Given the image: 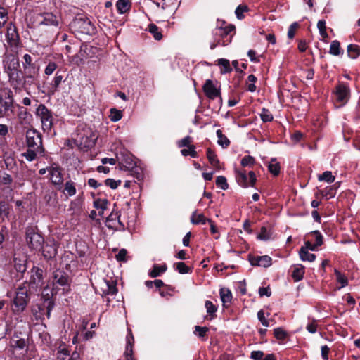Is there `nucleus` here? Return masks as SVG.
I'll return each instance as SVG.
<instances>
[{
  "mask_svg": "<svg viewBox=\"0 0 360 360\" xmlns=\"http://www.w3.org/2000/svg\"><path fill=\"white\" fill-rule=\"evenodd\" d=\"M4 68L7 74L11 85L19 82V77L22 74L20 70L19 59L13 54H6L4 60Z\"/></svg>",
  "mask_w": 360,
  "mask_h": 360,
  "instance_id": "1",
  "label": "nucleus"
},
{
  "mask_svg": "<svg viewBox=\"0 0 360 360\" xmlns=\"http://www.w3.org/2000/svg\"><path fill=\"white\" fill-rule=\"evenodd\" d=\"M71 26L75 31L82 34L92 35L96 32V27L86 17H76L72 22Z\"/></svg>",
  "mask_w": 360,
  "mask_h": 360,
  "instance_id": "2",
  "label": "nucleus"
},
{
  "mask_svg": "<svg viewBox=\"0 0 360 360\" xmlns=\"http://www.w3.org/2000/svg\"><path fill=\"white\" fill-rule=\"evenodd\" d=\"M71 279L69 275L60 269L53 272L52 284L53 289H60L68 291L70 287Z\"/></svg>",
  "mask_w": 360,
  "mask_h": 360,
  "instance_id": "3",
  "label": "nucleus"
},
{
  "mask_svg": "<svg viewBox=\"0 0 360 360\" xmlns=\"http://www.w3.org/2000/svg\"><path fill=\"white\" fill-rule=\"evenodd\" d=\"M26 242L31 250L40 251L44 243V239L34 229L28 228L26 231Z\"/></svg>",
  "mask_w": 360,
  "mask_h": 360,
  "instance_id": "4",
  "label": "nucleus"
},
{
  "mask_svg": "<svg viewBox=\"0 0 360 360\" xmlns=\"http://www.w3.org/2000/svg\"><path fill=\"white\" fill-rule=\"evenodd\" d=\"M27 289L25 286L19 287L16 291V295L13 300V311L15 313L22 312L28 302Z\"/></svg>",
  "mask_w": 360,
  "mask_h": 360,
  "instance_id": "5",
  "label": "nucleus"
},
{
  "mask_svg": "<svg viewBox=\"0 0 360 360\" xmlns=\"http://www.w3.org/2000/svg\"><path fill=\"white\" fill-rule=\"evenodd\" d=\"M36 114L39 117L44 131H49L53 125V117L50 110L43 104L37 108Z\"/></svg>",
  "mask_w": 360,
  "mask_h": 360,
  "instance_id": "6",
  "label": "nucleus"
},
{
  "mask_svg": "<svg viewBox=\"0 0 360 360\" xmlns=\"http://www.w3.org/2000/svg\"><path fill=\"white\" fill-rule=\"evenodd\" d=\"M27 145L38 151H42V140L41 135L36 130L30 129L26 132Z\"/></svg>",
  "mask_w": 360,
  "mask_h": 360,
  "instance_id": "7",
  "label": "nucleus"
},
{
  "mask_svg": "<svg viewBox=\"0 0 360 360\" xmlns=\"http://www.w3.org/2000/svg\"><path fill=\"white\" fill-rule=\"evenodd\" d=\"M6 41L11 48L16 49L19 46L20 36L15 25L11 22L7 27Z\"/></svg>",
  "mask_w": 360,
  "mask_h": 360,
  "instance_id": "8",
  "label": "nucleus"
},
{
  "mask_svg": "<svg viewBox=\"0 0 360 360\" xmlns=\"http://www.w3.org/2000/svg\"><path fill=\"white\" fill-rule=\"evenodd\" d=\"M335 95L337 101L345 104L350 97V89L347 84L340 83L335 88Z\"/></svg>",
  "mask_w": 360,
  "mask_h": 360,
  "instance_id": "9",
  "label": "nucleus"
},
{
  "mask_svg": "<svg viewBox=\"0 0 360 360\" xmlns=\"http://www.w3.org/2000/svg\"><path fill=\"white\" fill-rule=\"evenodd\" d=\"M49 174L50 175V179L51 183L55 186H61L63 182V177L62 174L61 168L56 165L53 164L49 167Z\"/></svg>",
  "mask_w": 360,
  "mask_h": 360,
  "instance_id": "10",
  "label": "nucleus"
},
{
  "mask_svg": "<svg viewBox=\"0 0 360 360\" xmlns=\"http://www.w3.org/2000/svg\"><path fill=\"white\" fill-rule=\"evenodd\" d=\"M120 214L118 211H112L110 215L107 217L105 225L112 229H123L124 225L120 221Z\"/></svg>",
  "mask_w": 360,
  "mask_h": 360,
  "instance_id": "11",
  "label": "nucleus"
},
{
  "mask_svg": "<svg viewBox=\"0 0 360 360\" xmlns=\"http://www.w3.org/2000/svg\"><path fill=\"white\" fill-rule=\"evenodd\" d=\"M236 179L238 184L243 187L252 186L256 181L254 172H250L248 175L245 172H239L236 176Z\"/></svg>",
  "mask_w": 360,
  "mask_h": 360,
  "instance_id": "12",
  "label": "nucleus"
},
{
  "mask_svg": "<svg viewBox=\"0 0 360 360\" xmlns=\"http://www.w3.org/2000/svg\"><path fill=\"white\" fill-rule=\"evenodd\" d=\"M101 290L103 296L114 295L117 292L116 282L113 279L103 280L101 283Z\"/></svg>",
  "mask_w": 360,
  "mask_h": 360,
  "instance_id": "13",
  "label": "nucleus"
},
{
  "mask_svg": "<svg viewBox=\"0 0 360 360\" xmlns=\"http://www.w3.org/2000/svg\"><path fill=\"white\" fill-rule=\"evenodd\" d=\"M19 82L17 83H13L11 86L15 89H25L27 91L32 85L36 84V80L37 77H32V79L27 78L25 76H23L21 74L19 77Z\"/></svg>",
  "mask_w": 360,
  "mask_h": 360,
  "instance_id": "14",
  "label": "nucleus"
},
{
  "mask_svg": "<svg viewBox=\"0 0 360 360\" xmlns=\"http://www.w3.org/2000/svg\"><path fill=\"white\" fill-rule=\"evenodd\" d=\"M42 255L45 259H49L55 257L57 254V247L54 240H48L44 246L42 245Z\"/></svg>",
  "mask_w": 360,
  "mask_h": 360,
  "instance_id": "15",
  "label": "nucleus"
},
{
  "mask_svg": "<svg viewBox=\"0 0 360 360\" xmlns=\"http://www.w3.org/2000/svg\"><path fill=\"white\" fill-rule=\"evenodd\" d=\"M249 260L252 266L267 268L272 264V259L268 255L251 257Z\"/></svg>",
  "mask_w": 360,
  "mask_h": 360,
  "instance_id": "16",
  "label": "nucleus"
},
{
  "mask_svg": "<svg viewBox=\"0 0 360 360\" xmlns=\"http://www.w3.org/2000/svg\"><path fill=\"white\" fill-rule=\"evenodd\" d=\"M203 91L207 98L214 99L219 96V91L211 79H207L203 85Z\"/></svg>",
  "mask_w": 360,
  "mask_h": 360,
  "instance_id": "17",
  "label": "nucleus"
},
{
  "mask_svg": "<svg viewBox=\"0 0 360 360\" xmlns=\"http://www.w3.org/2000/svg\"><path fill=\"white\" fill-rule=\"evenodd\" d=\"M19 123L25 128L30 125L32 115L27 112V109L21 107L18 113Z\"/></svg>",
  "mask_w": 360,
  "mask_h": 360,
  "instance_id": "18",
  "label": "nucleus"
},
{
  "mask_svg": "<svg viewBox=\"0 0 360 360\" xmlns=\"http://www.w3.org/2000/svg\"><path fill=\"white\" fill-rule=\"evenodd\" d=\"M41 17L43 19L40 21V25L57 26L58 24L57 17L52 13H44Z\"/></svg>",
  "mask_w": 360,
  "mask_h": 360,
  "instance_id": "19",
  "label": "nucleus"
},
{
  "mask_svg": "<svg viewBox=\"0 0 360 360\" xmlns=\"http://www.w3.org/2000/svg\"><path fill=\"white\" fill-rule=\"evenodd\" d=\"M27 259L26 256L23 255L22 257H18L16 255L14 257V267L18 272L23 273L27 269Z\"/></svg>",
  "mask_w": 360,
  "mask_h": 360,
  "instance_id": "20",
  "label": "nucleus"
},
{
  "mask_svg": "<svg viewBox=\"0 0 360 360\" xmlns=\"http://www.w3.org/2000/svg\"><path fill=\"white\" fill-rule=\"evenodd\" d=\"M108 201L107 199H96L94 201V207L98 210V214L103 216L104 210L107 209Z\"/></svg>",
  "mask_w": 360,
  "mask_h": 360,
  "instance_id": "21",
  "label": "nucleus"
},
{
  "mask_svg": "<svg viewBox=\"0 0 360 360\" xmlns=\"http://www.w3.org/2000/svg\"><path fill=\"white\" fill-rule=\"evenodd\" d=\"M43 278V271L39 268H34L32 270L31 281L39 285L41 283Z\"/></svg>",
  "mask_w": 360,
  "mask_h": 360,
  "instance_id": "22",
  "label": "nucleus"
},
{
  "mask_svg": "<svg viewBox=\"0 0 360 360\" xmlns=\"http://www.w3.org/2000/svg\"><path fill=\"white\" fill-rule=\"evenodd\" d=\"M76 193L75 184L72 180L67 181L64 185L63 193L68 197H72Z\"/></svg>",
  "mask_w": 360,
  "mask_h": 360,
  "instance_id": "23",
  "label": "nucleus"
},
{
  "mask_svg": "<svg viewBox=\"0 0 360 360\" xmlns=\"http://www.w3.org/2000/svg\"><path fill=\"white\" fill-rule=\"evenodd\" d=\"M24 75L27 78L32 79V77H38L39 68L34 65L32 66H25L23 68Z\"/></svg>",
  "mask_w": 360,
  "mask_h": 360,
  "instance_id": "24",
  "label": "nucleus"
},
{
  "mask_svg": "<svg viewBox=\"0 0 360 360\" xmlns=\"http://www.w3.org/2000/svg\"><path fill=\"white\" fill-rule=\"evenodd\" d=\"M131 7L129 0H118L116 3V8L120 14L126 13Z\"/></svg>",
  "mask_w": 360,
  "mask_h": 360,
  "instance_id": "25",
  "label": "nucleus"
},
{
  "mask_svg": "<svg viewBox=\"0 0 360 360\" xmlns=\"http://www.w3.org/2000/svg\"><path fill=\"white\" fill-rule=\"evenodd\" d=\"M304 274V268L301 264L295 266L292 273V277L295 281H301Z\"/></svg>",
  "mask_w": 360,
  "mask_h": 360,
  "instance_id": "26",
  "label": "nucleus"
},
{
  "mask_svg": "<svg viewBox=\"0 0 360 360\" xmlns=\"http://www.w3.org/2000/svg\"><path fill=\"white\" fill-rule=\"evenodd\" d=\"M217 65L221 67L220 72L221 74H226L231 72L232 68L230 65V62L229 60L225 58H220L217 60Z\"/></svg>",
  "mask_w": 360,
  "mask_h": 360,
  "instance_id": "27",
  "label": "nucleus"
},
{
  "mask_svg": "<svg viewBox=\"0 0 360 360\" xmlns=\"http://www.w3.org/2000/svg\"><path fill=\"white\" fill-rule=\"evenodd\" d=\"M68 356H70V351L65 346V345H60L58 347L57 352L58 360H68Z\"/></svg>",
  "mask_w": 360,
  "mask_h": 360,
  "instance_id": "28",
  "label": "nucleus"
},
{
  "mask_svg": "<svg viewBox=\"0 0 360 360\" xmlns=\"http://www.w3.org/2000/svg\"><path fill=\"white\" fill-rule=\"evenodd\" d=\"M216 134L218 138V144L224 148H227L230 144V141L229 140V139L223 134L222 131L220 129H218Z\"/></svg>",
  "mask_w": 360,
  "mask_h": 360,
  "instance_id": "29",
  "label": "nucleus"
},
{
  "mask_svg": "<svg viewBox=\"0 0 360 360\" xmlns=\"http://www.w3.org/2000/svg\"><path fill=\"white\" fill-rule=\"evenodd\" d=\"M348 56L355 59L360 55V46L356 44H349L347 46Z\"/></svg>",
  "mask_w": 360,
  "mask_h": 360,
  "instance_id": "30",
  "label": "nucleus"
},
{
  "mask_svg": "<svg viewBox=\"0 0 360 360\" xmlns=\"http://www.w3.org/2000/svg\"><path fill=\"white\" fill-rule=\"evenodd\" d=\"M207 157L210 164L216 167L219 168V160H218L216 154L210 148L207 150Z\"/></svg>",
  "mask_w": 360,
  "mask_h": 360,
  "instance_id": "31",
  "label": "nucleus"
},
{
  "mask_svg": "<svg viewBox=\"0 0 360 360\" xmlns=\"http://www.w3.org/2000/svg\"><path fill=\"white\" fill-rule=\"evenodd\" d=\"M300 257L302 261L313 262L316 259V255L306 251V248H301L299 252Z\"/></svg>",
  "mask_w": 360,
  "mask_h": 360,
  "instance_id": "32",
  "label": "nucleus"
},
{
  "mask_svg": "<svg viewBox=\"0 0 360 360\" xmlns=\"http://www.w3.org/2000/svg\"><path fill=\"white\" fill-rule=\"evenodd\" d=\"M167 270L166 264H163L162 266L154 265L153 270L149 273V275L151 278H155L160 276L162 273L165 272Z\"/></svg>",
  "mask_w": 360,
  "mask_h": 360,
  "instance_id": "33",
  "label": "nucleus"
},
{
  "mask_svg": "<svg viewBox=\"0 0 360 360\" xmlns=\"http://www.w3.org/2000/svg\"><path fill=\"white\" fill-rule=\"evenodd\" d=\"M210 219H207L203 214H197L196 212H194L191 217V222L193 224H205L206 222L209 223Z\"/></svg>",
  "mask_w": 360,
  "mask_h": 360,
  "instance_id": "34",
  "label": "nucleus"
},
{
  "mask_svg": "<svg viewBox=\"0 0 360 360\" xmlns=\"http://www.w3.org/2000/svg\"><path fill=\"white\" fill-rule=\"evenodd\" d=\"M220 297L221 302L224 304L229 303L232 299V294L231 291L227 288H221L220 290Z\"/></svg>",
  "mask_w": 360,
  "mask_h": 360,
  "instance_id": "35",
  "label": "nucleus"
},
{
  "mask_svg": "<svg viewBox=\"0 0 360 360\" xmlns=\"http://www.w3.org/2000/svg\"><path fill=\"white\" fill-rule=\"evenodd\" d=\"M334 273L335 274L337 281L340 283V286L338 289L344 288L348 285V280L344 274L337 269H335Z\"/></svg>",
  "mask_w": 360,
  "mask_h": 360,
  "instance_id": "36",
  "label": "nucleus"
},
{
  "mask_svg": "<svg viewBox=\"0 0 360 360\" xmlns=\"http://www.w3.org/2000/svg\"><path fill=\"white\" fill-rule=\"evenodd\" d=\"M42 151H38V150H35L32 148H28L26 152L22 153V155L25 158V159L28 161L34 160L37 153H41Z\"/></svg>",
  "mask_w": 360,
  "mask_h": 360,
  "instance_id": "37",
  "label": "nucleus"
},
{
  "mask_svg": "<svg viewBox=\"0 0 360 360\" xmlns=\"http://www.w3.org/2000/svg\"><path fill=\"white\" fill-rule=\"evenodd\" d=\"M335 176L330 171L324 172L322 174L318 176V180L320 181H326L327 183H332L335 181Z\"/></svg>",
  "mask_w": 360,
  "mask_h": 360,
  "instance_id": "38",
  "label": "nucleus"
},
{
  "mask_svg": "<svg viewBox=\"0 0 360 360\" xmlns=\"http://www.w3.org/2000/svg\"><path fill=\"white\" fill-rule=\"evenodd\" d=\"M109 117L112 122H117L122 117V112L121 110L116 108H111Z\"/></svg>",
  "mask_w": 360,
  "mask_h": 360,
  "instance_id": "39",
  "label": "nucleus"
},
{
  "mask_svg": "<svg viewBox=\"0 0 360 360\" xmlns=\"http://www.w3.org/2000/svg\"><path fill=\"white\" fill-rule=\"evenodd\" d=\"M180 4L179 0H162L161 8L165 10L169 8H175Z\"/></svg>",
  "mask_w": 360,
  "mask_h": 360,
  "instance_id": "40",
  "label": "nucleus"
},
{
  "mask_svg": "<svg viewBox=\"0 0 360 360\" xmlns=\"http://www.w3.org/2000/svg\"><path fill=\"white\" fill-rule=\"evenodd\" d=\"M269 170L274 175L276 176L280 172L279 163L276 162L275 159H272L269 164Z\"/></svg>",
  "mask_w": 360,
  "mask_h": 360,
  "instance_id": "41",
  "label": "nucleus"
},
{
  "mask_svg": "<svg viewBox=\"0 0 360 360\" xmlns=\"http://www.w3.org/2000/svg\"><path fill=\"white\" fill-rule=\"evenodd\" d=\"M148 31L153 35V37L156 40H160L162 38L161 32L159 31V28L154 24H150L148 25Z\"/></svg>",
  "mask_w": 360,
  "mask_h": 360,
  "instance_id": "42",
  "label": "nucleus"
},
{
  "mask_svg": "<svg viewBox=\"0 0 360 360\" xmlns=\"http://www.w3.org/2000/svg\"><path fill=\"white\" fill-rule=\"evenodd\" d=\"M321 195L327 199L332 198L336 193V188L329 186L321 191Z\"/></svg>",
  "mask_w": 360,
  "mask_h": 360,
  "instance_id": "43",
  "label": "nucleus"
},
{
  "mask_svg": "<svg viewBox=\"0 0 360 360\" xmlns=\"http://www.w3.org/2000/svg\"><path fill=\"white\" fill-rule=\"evenodd\" d=\"M271 237V233L270 231L267 230V229L264 226L261 228L260 233L258 234L257 238L260 240H269Z\"/></svg>",
  "mask_w": 360,
  "mask_h": 360,
  "instance_id": "44",
  "label": "nucleus"
},
{
  "mask_svg": "<svg viewBox=\"0 0 360 360\" xmlns=\"http://www.w3.org/2000/svg\"><path fill=\"white\" fill-rule=\"evenodd\" d=\"M195 149V146H189L188 148L182 149L181 150V153L184 156L191 155L193 158H197L198 154Z\"/></svg>",
  "mask_w": 360,
  "mask_h": 360,
  "instance_id": "45",
  "label": "nucleus"
},
{
  "mask_svg": "<svg viewBox=\"0 0 360 360\" xmlns=\"http://www.w3.org/2000/svg\"><path fill=\"white\" fill-rule=\"evenodd\" d=\"M8 11L6 8L0 7V28H2L8 21Z\"/></svg>",
  "mask_w": 360,
  "mask_h": 360,
  "instance_id": "46",
  "label": "nucleus"
},
{
  "mask_svg": "<svg viewBox=\"0 0 360 360\" xmlns=\"http://www.w3.org/2000/svg\"><path fill=\"white\" fill-rule=\"evenodd\" d=\"M340 43L337 40H334L331 42L330 46V53L334 56H338L340 53Z\"/></svg>",
  "mask_w": 360,
  "mask_h": 360,
  "instance_id": "47",
  "label": "nucleus"
},
{
  "mask_svg": "<svg viewBox=\"0 0 360 360\" xmlns=\"http://www.w3.org/2000/svg\"><path fill=\"white\" fill-rule=\"evenodd\" d=\"M260 117H261L262 120L264 122H270L273 120L272 114L268 109H266V108H263L262 110V112L260 113Z\"/></svg>",
  "mask_w": 360,
  "mask_h": 360,
  "instance_id": "48",
  "label": "nucleus"
},
{
  "mask_svg": "<svg viewBox=\"0 0 360 360\" xmlns=\"http://www.w3.org/2000/svg\"><path fill=\"white\" fill-rule=\"evenodd\" d=\"M174 266L176 267V270L178 271V272L180 274H184L190 272L189 267L187 266L184 262H177L174 264Z\"/></svg>",
  "mask_w": 360,
  "mask_h": 360,
  "instance_id": "49",
  "label": "nucleus"
},
{
  "mask_svg": "<svg viewBox=\"0 0 360 360\" xmlns=\"http://www.w3.org/2000/svg\"><path fill=\"white\" fill-rule=\"evenodd\" d=\"M317 27L319 30V33L321 36L323 38L328 37V34L326 32V21L320 20L317 22Z\"/></svg>",
  "mask_w": 360,
  "mask_h": 360,
  "instance_id": "50",
  "label": "nucleus"
},
{
  "mask_svg": "<svg viewBox=\"0 0 360 360\" xmlns=\"http://www.w3.org/2000/svg\"><path fill=\"white\" fill-rule=\"evenodd\" d=\"M0 114L2 115H7L8 111H11V103L10 102L4 101L0 102Z\"/></svg>",
  "mask_w": 360,
  "mask_h": 360,
  "instance_id": "51",
  "label": "nucleus"
},
{
  "mask_svg": "<svg viewBox=\"0 0 360 360\" xmlns=\"http://www.w3.org/2000/svg\"><path fill=\"white\" fill-rule=\"evenodd\" d=\"M274 336L276 339L283 340L286 338L287 333L281 328H276L274 330Z\"/></svg>",
  "mask_w": 360,
  "mask_h": 360,
  "instance_id": "52",
  "label": "nucleus"
},
{
  "mask_svg": "<svg viewBox=\"0 0 360 360\" xmlns=\"http://www.w3.org/2000/svg\"><path fill=\"white\" fill-rule=\"evenodd\" d=\"M216 184L223 190H226L229 187L226 179L223 176H219L217 177Z\"/></svg>",
  "mask_w": 360,
  "mask_h": 360,
  "instance_id": "53",
  "label": "nucleus"
},
{
  "mask_svg": "<svg viewBox=\"0 0 360 360\" xmlns=\"http://www.w3.org/2000/svg\"><path fill=\"white\" fill-rule=\"evenodd\" d=\"M255 163V158L250 155L245 156L241 160V165L243 167H252Z\"/></svg>",
  "mask_w": 360,
  "mask_h": 360,
  "instance_id": "54",
  "label": "nucleus"
},
{
  "mask_svg": "<svg viewBox=\"0 0 360 360\" xmlns=\"http://www.w3.org/2000/svg\"><path fill=\"white\" fill-rule=\"evenodd\" d=\"M205 307L206 308L207 313L210 315L214 314L217 309L213 303L210 300H207L205 302Z\"/></svg>",
  "mask_w": 360,
  "mask_h": 360,
  "instance_id": "55",
  "label": "nucleus"
},
{
  "mask_svg": "<svg viewBox=\"0 0 360 360\" xmlns=\"http://www.w3.org/2000/svg\"><path fill=\"white\" fill-rule=\"evenodd\" d=\"M312 236L315 238V243L314 245L318 248L323 243V236L321 233L318 231H314L311 233Z\"/></svg>",
  "mask_w": 360,
  "mask_h": 360,
  "instance_id": "56",
  "label": "nucleus"
},
{
  "mask_svg": "<svg viewBox=\"0 0 360 360\" xmlns=\"http://www.w3.org/2000/svg\"><path fill=\"white\" fill-rule=\"evenodd\" d=\"M248 11L247 6L239 5L236 9L235 13L237 18L240 20L244 18L243 13Z\"/></svg>",
  "mask_w": 360,
  "mask_h": 360,
  "instance_id": "57",
  "label": "nucleus"
},
{
  "mask_svg": "<svg viewBox=\"0 0 360 360\" xmlns=\"http://www.w3.org/2000/svg\"><path fill=\"white\" fill-rule=\"evenodd\" d=\"M306 329L310 333H315L317 330L316 321L313 319L311 322L307 323Z\"/></svg>",
  "mask_w": 360,
  "mask_h": 360,
  "instance_id": "58",
  "label": "nucleus"
},
{
  "mask_svg": "<svg viewBox=\"0 0 360 360\" xmlns=\"http://www.w3.org/2000/svg\"><path fill=\"white\" fill-rule=\"evenodd\" d=\"M192 139L190 136H186L181 140L178 141V146L181 147H189V146H191L190 143H191Z\"/></svg>",
  "mask_w": 360,
  "mask_h": 360,
  "instance_id": "59",
  "label": "nucleus"
},
{
  "mask_svg": "<svg viewBox=\"0 0 360 360\" xmlns=\"http://www.w3.org/2000/svg\"><path fill=\"white\" fill-rule=\"evenodd\" d=\"M207 331L208 328L207 327H200L199 326H196L195 327V333L197 334L200 338H203Z\"/></svg>",
  "mask_w": 360,
  "mask_h": 360,
  "instance_id": "60",
  "label": "nucleus"
},
{
  "mask_svg": "<svg viewBox=\"0 0 360 360\" xmlns=\"http://www.w3.org/2000/svg\"><path fill=\"white\" fill-rule=\"evenodd\" d=\"M23 60L24 61L22 62V66L23 68L25 67V66H32V65H34L35 64L33 63V59H32V57L29 55V54H25L23 56Z\"/></svg>",
  "mask_w": 360,
  "mask_h": 360,
  "instance_id": "61",
  "label": "nucleus"
},
{
  "mask_svg": "<svg viewBox=\"0 0 360 360\" xmlns=\"http://www.w3.org/2000/svg\"><path fill=\"white\" fill-rule=\"evenodd\" d=\"M257 317H258V319L259 321L261 322V323L265 326V327H267L269 326V321H267V319L265 318V316H264V312L263 310H259L258 312H257Z\"/></svg>",
  "mask_w": 360,
  "mask_h": 360,
  "instance_id": "62",
  "label": "nucleus"
},
{
  "mask_svg": "<svg viewBox=\"0 0 360 360\" xmlns=\"http://www.w3.org/2000/svg\"><path fill=\"white\" fill-rule=\"evenodd\" d=\"M105 185L110 187L112 189H115L121 184V181H115L112 179H108L105 181Z\"/></svg>",
  "mask_w": 360,
  "mask_h": 360,
  "instance_id": "63",
  "label": "nucleus"
},
{
  "mask_svg": "<svg viewBox=\"0 0 360 360\" xmlns=\"http://www.w3.org/2000/svg\"><path fill=\"white\" fill-rule=\"evenodd\" d=\"M57 65L55 63H49L44 70V72L47 75H51L56 70Z\"/></svg>",
  "mask_w": 360,
  "mask_h": 360,
  "instance_id": "64",
  "label": "nucleus"
}]
</instances>
